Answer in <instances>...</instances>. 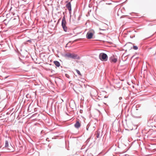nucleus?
Here are the masks:
<instances>
[{"instance_id":"1","label":"nucleus","mask_w":156,"mask_h":156,"mask_svg":"<svg viewBox=\"0 0 156 156\" xmlns=\"http://www.w3.org/2000/svg\"><path fill=\"white\" fill-rule=\"evenodd\" d=\"M66 57H68L72 59H80V57L77 54L74 53H67L65 55Z\"/></svg>"},{"instance_id":"2","label":"nucleus","mask_w":156,"mask_h":156,"mask_svg":"<svg viewBox=\"0 0 156 156\" xmlns=\"http://www.w3.org/2000/svg\"><path fill=\"white\" fill-rule=\"evenodd\" d=\"M99 58L102 61H106L108 60V57L106 54L101 53L99 55Z\"/></svg>"},{"instance_id":"3","label":"nucleus","mask_w":156,"mask_h":156,"mask_svg":"<svg viewBox=\"0 0 156 156\" xmlns=\"http://www.w3.org/2000/svg\"><path fill=\"white\" fill-rule=\"evenodd\" d=\"M66 22L65 17H63L62 19V26L65 32L67 31V27L66 26Z\"/></svg>"},{"instance_id":"4","label":"nucleus","mask_w":156,"mask_h":156,"mask_svg":"<svg viewBox=\"0 0 156 156\" xmlns=\"http://www.w3.org/2000/svg\"><path fill=\"white\" fill-rule=\"evenodd\" d=\"M5 147H7L8 149V151L13 152V148L10 145L9 146V142L8 140H6L5 142Z\"/></svg>"},{"instance_id":"5","label":"nucleus","mask_w":156,"mask_h":156,"mask_svg":"<svg viewBox=\"0 0 156 156\" xmlns=\"http://www.w3.org/2000/svg\"><path fill=\"white\" fill-rule=\"evenodd\" d=\"M94 35V33L90 32H88L86 35L87 38L88 39H91Z\"/></svg>"},{"instance_id":"6","label":"nucleus","mask_w":156,"mask_h":156,"mask_svg":"<svg viewBox=\"0 0 156 156\" xmlns=\"http://www.w3.org/2000/svg\"><path fill=\"white\" fill-rule=\"evenodd\" d=\"M66 6L69 10V13H70L71 11V5L70 2H69L67 4Z\"/></svg>"},{"instance_id":"7","label":"nucleus","mask_w":156,"mask_h":156,"mask_svg":"<svg viewBox=\"0 0 156 156\" xmlns=\"http://www.w3.org/2000/svg\"><path fill=\"white\" fill-rule=\"evenodd\" d=\"M81 126L80 123L79 122V121H76V123L74 125L75 127L77 128H79Z\"/></svg>"},{"instance_id":"8","label":"nucleus","mask_w":156,"mask_h":156,"mask_svg":"<svg viewBox=\"0 0 156 156\" xmlns=\"http://www.w3.org/2000/svg\"><path fill=\"white\" fill-rule=\"evenodd\" d=\"M117 59L115 58H114L112 57H111V62H113L114 63H115L117 62Z\"/></svg>"},{"instance_id":"9","label":"nucleus","mask_w":156,"mask_h":156,"mask_svg":"<svg viewBox=\"0 0 156 156\" xmlns=\"http://www.w3.org/2000/svg\"><path fill=\"white\" fill-rule=\"evenodd\" d=\"M54 63L56 66L58 67H59L60 66V64L59 62L57 61H54Z\"/></svg>"},{"instance_id":"10","label":"nucleus","mask_w":156,"mask_h":156,"mask_svg":"<svg viewBox=\"0 0 156 156\" xmlns=\"http://www.w3.org/2000/svg\"><path fill=\"white\" fill-rule=\"evenodd\" d=\"M133 48L134 50H137L138 49V48L137 46L133 45Z\"/></svg>"},{"instance_id":"11","label":"nucleus","mask_w":156,"mask_h":156,"mask_svg":"<svg viewBox=\"0 0 156 156\" xmlns=\"http://www.w3.org/2000/svg\"><path fill=\"white\" fill-rule=\"evenodd\" d=\"M76 72L77 73L80 75V76H81V74L80 72V71L79 70H78L77 69H76Z\"/></svg>"},{"instance_id":"12","label":"nucleus","mask_w":156,"mask_h":156,"mask_svg":"<svg viewBox=\"0 0 156 156\" xmlns=\"http://www.w3.org/2000/svg\"><path fill=\"white\" fill-rule=\"evenodd\" d=\"M96 136H97V137L98 138H99L100 137V134L98 132H97V133H96Z\"/></svg>"},{"instance_id":"13","label":"nucleus","mask_w":156,"mask_h":156,"mask_svg":"<svg viewBox=\"0 0 156 156\" xmlns=\"http://www.w3.org/2000/svg\"><path fill=\"white\" fill-rule=\"evenodd\" d=\"M122 97H120L119 98V99H122Z\"/></svg>"},{"instance_id":"14","label":"nucleus","mask_w":156,"mask_h":156,"mask_svg":"<svg viewBox=\"0 0 156 156\" xmlns=\"http://www.w3.org/2000/svg\"><path fill=\"white\" fill-rule=\"evenodd\" d=\"M26 4H28V3L27 2H26Z\"/></svg>"},{"instance_id":"15","label":"nucleus","mask_w":156,"mask_h":156,"mask_svg":"<svg viewBox=\"0 0 156 156\" xmlns=\"http://www.w3.org/2000/svg\"><path fill=\"white\" fill-rule=\"evenodd\" d=\"M26 4H28V3L27 2H26Z\"/></svg>"},{"instance_id":"16","label":"nucleus","mask_w":156,"mask_h":156,"mask_svg":"<svg viewBox=\"0 0 156 156\" xmlns=\"http://www.w3.org/2000/svg\"><path fill=\"white\" fill-rule=\"evenodd\" d=\"M13 20H16V19H15V18H14V19H13Z\"/></svg>"},{"instance_id":"17","label":"nucleus","mask_w":156,"mask_h":156,"mask_svg":"<svg viewBox=\"0 0 156 156\" xmlns=\"http://www.w3.org/2000/svg\"><path fill=\"white\" fill-rule=\"evenodd\" d=\"M76 41V40H75L73 42H74V41Z\"/></svg>"}]
</instances>
